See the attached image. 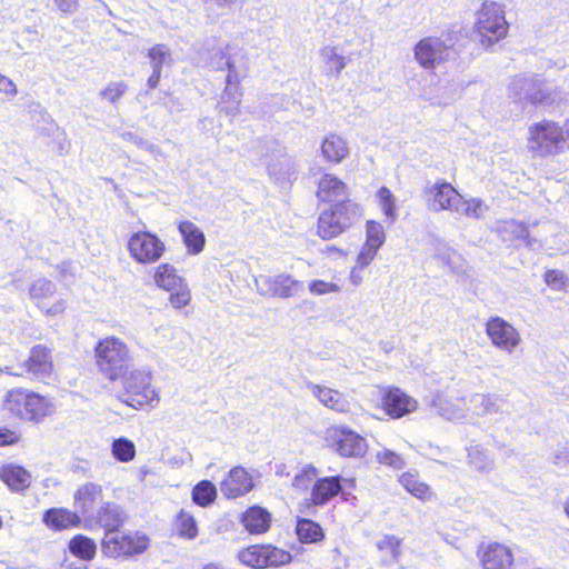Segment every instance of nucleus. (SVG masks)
Segmentation results:
<instances>
[{
	"label": "nucleus",
	"instance_id": "39448f33",
	"mask_svg": "<svg viewBox=\"0 0 569 569\" xmlns=\"http://www.w3.org/2000/svg\"><path fill=\"white\" fill-rule=\"evenodd\" d=\"M361 216V207L352 201L336 203L320 213L318 234L325 240L336 238L356 223Z\"/></svg>",
	"mask_w": 569,
	"mask_h": 569
},
{
	"label": "nucleus",
	"instance_id": "774afa93",
	"mask_svg": "<svg viewBox=\"0 0 569 569\" xmlns=\"http://www.w3.org/2000/svg\"><path fill=\"white\" fill-rule=\"evenodd\" d=\"M357 266L352 268L351 270V273H350V281L352 282V284L355 286H359L361 282H362V277L361 274L357 271Z\"/></svg>",
	"mask_w": 569,
	"mask_h": 569
},
{
	"label": "nucleus",
	"instance_id": "6e6d98bb",
	"mask_svg": "<svg viewBox=\"0 0 569 569\" xmlns=\"http://www.w3.org/2000/svg\"><path fill=\"white\" fill-rule=\"evenodd\" d=\"M308 289L310 293L315 296H323L340 291V287L338 284L325 280L310 281Z\"/></svg>",
	"mask_w": 569,
	"mask_h": 569
},
{
	"label": "nucleus",
	"instance_id": "0eeeda50",
	"mask_svg": "<svg viewBox=\"0 0 569 569\" xmlns=\"http://www.w3.org/2000/svg\"><path fill=\"white\" fill-rule=\"evenodd\" d=\"M208 66L218 71L227 69L226 83L228 86L240 84L247 76L248 58L242 49L227 44L210 53Z\"/></svg>",
	"mask_w": 569,
	"mask_h": 569
},
{
	"label": "nucleus",
	"instance_id": "e433bc0d",
	"mask_svg": "<svg viewBox=\"0 0 569 569\" xmlns=\"http://www.w3.org/2000/svg\"><path fill=\"white\" fill-rule=\"evenodd\" d=\"M468 463L479 472H490L495 468L491 453L480 445L468 448Z\"/></svg>",
	"mask_w": 569,
	"mask_h": 569
},
{
	"label": "nucleus",
	"instance_id": "2eb2a0df",
	"mask_svg": "<svg viewBox=\"0 0 569 569\" xmlns=\"http://www.w3.org/2000/svg\"><path fill=\"white\" fill-rule=\"evenodd\" d=\"M329 441L341 457H363L368 449L366 439L345 426L332 427L329 431Z\"/></svg>",
	"mask_w": 569,
	"mask_h": 569
},
{
	"label": "nucleus",
	"instance_id": "9d476101",
	"mask_svg": "<svg viewBox=\"0 0 569 569\" xmlns=\"http://www.w3.org/2000/svg\"><path fill=\"white\" fill-rule=\"evenodd\" d=\"M53 362L51 350L42 345L31 348L27 360L20 363L14 370L13 367H7L6 373L14 377H28L38 380H46L51 377Z\"/></svg>",
	"mask_w": 569,
	"mask_h": 569
},
{
	"label": "nucleus",
	"instance_id": "49530a36",
	"mask_svg": "<svg viewBox=\"0 0 569 569\" xmlns=\"http://www.w3.org/2000/svg\"><path fill=\"white\" fill-rule=\"evenodd\" d=\"M530 80L527 77H515L509 84V97L522 107L527 104L526 91L530 87Z\"/></svg>",
	"mask_w": 569,
	"mask_h": 569
},
{
	"label": "nucleus",
	"instance_id": "5fc2aeb1",
	"mask_svg": "<svg viewBox=\"0 0 569 569\" xmlns=\"http://www.w3.org/2000/svg\"><path fill=\"white\" fill-rule=\"evenodd\" d=\"M379 463L389 466L393 469H402L406 466L405 459L397 452L389 449H383L377 452L376 456Z\"/></svg>",
	"mask_w": 569,
	"mask_h": 569
},
{
	"label": "nucleus",
	"instance_id": "a19ab883",
	"mask_svg": "<svg viewBox=\"0 0 569 569\" xmlns=\"http://www.w3.org/2000/svg\"><path fill=\"white\" fill-rule=\"evenodd\" d=\"M439 416L450 421H459L466 417L465 410L442 396H437L430 405Z\"/></svg>",
	"mask_w": 569,
	"mask_h": 569
},
{
	"label": "nucleus",
	"instance_id": "680f3d73",
	"mask_svg": "<svg viewBox=\"0 0 569 569\" xmlns=\"http://www.w3.org/2000/svg\"><path fill=\"white\" fill-rule=\"evenodd\" d=\"M60 136L61 139L58 141V151L60 154H66L71 148V142L63 132Z\"/></svg>",
	"mask_w": 569,
	"mask_h": 569
},
{
	"label": "nucleus",
	"instance_id": "412c9836",
	"mask_svg": "<svg viewBox=\"0 0 569 569\" xmlns=\"http://www.w3.org/2000/svg\"><path fill=\"white\" fill-rule=\"evenodd\" d=\"M478 557L483 569H511L513 563L510 548L499 542L481 545Z\"/></svg>",
	"mask_w": 569,
	"mask_h": 569
},
{
	"label": "nucleus",
	"instance_id": "72a5a7b5",
	"mask_svg": "<svg viewBox=\"0 0 569 569\" xmlns=\"http://www.w3.org/2000/svg\"><path fill=\"white\" fill-rule=\"evenodd\" d=\"M241 521L250 533L259 535L266 532L269 529L271 515L267 509L254 506L250 507L242 515Z\"/></svg>",
	"mask_w": 569,
	"mask_h": 569
},
{
	"label": "nucleus",
	"instance_id": "6ab92c4d",
	"mask_svg": "<svg viewBox=\"0 0 569 569\" xmlns=\"http://www.w3.org/2000/svg\"><path fill=\"white\" fill-rule=\"evenodd\" d=\"M459 192L448 182L441 181L433 184L427 183L422 197L429 210L439 212L452 210Z\"/></svg>",
	"mask_w": 569,
	"mask_h": 569
},
{
	"label": "nucleus",
	"instance_id": "423d86ee",
	"mask_svg": "<svg viewBox=\"0 0 569 569\" xmlns=\"http://www.w3.org/2000/svg\"><path fill=\"white\" fill-rule=\"evenodd\" d=\"M565 129L556 122L543 120L529 128L528 149L537 156L555 154L566 144Z\"/></svg>",
	"mask_w": 569,
	"mask_h": 569
},
{
	"label": "nucleus",
	"instance_id": "a18cd8bd",
	"mask_svg": "<svg viewBox=\"0 0 569 569\" xmlns=\"http://www.w3.org/2000/svg\"><path fill=\"white\" fill-rule=\"evenodd\" d=\"M111 451L118 461L129 462L136 456V446L131 440L121 437L113 440Z\"/></svg>",
	"mask_w": 569,
	"mask_h": 569
},
{
	"label": "nucleus",
	"instance_id": "de8ad7c7",
	"mask_svg": "<svg viewBox=\"0 0 569 569\" xmlns=\"http://www.w3.org/2000/svg\"><path fill=\"white\" fill-rule=\"evenodd\" d=\"M177 528L180 536L193 539L198 535L197 522L192 515L181 510L177 519Z\"/></svg>",
	"mask_w": 569,
	"mask_h": 569
},
{
	"label": "nucleus",
	"instance_id": "2f4dec72",
	"mask_svg": "<svg viewBox=\"0 0 569 569\" xmlns=\"http://www.w3.org/2000/svg\"><path fill=\"white\" fill-rule=\"evenodd\" d=\"M0 478L12 491H23L31 485V475L21 466L6 465L0 468Z\"/></svg>",
	"mask_w": 569,
	"mask_h": 569
},
{
	"label": "nucleus",
	"instance_id": "338daca9",
	"mask_svg": "<svg viewBox=\"0 0 569 569\" xmlns=\"http://www.w3.org/2000/svg\"><path fill=\"white\" fill-rule=\"evenodd\" d=\"M13 441V433L8 430H0V446L9 445Z\"/></svg>",
	"mask_w": 569,
	"mask_h": 569
},
{
	"label": "nucleus",
	"instance_id": "58836bf2",
	"mask_svg": "<svg viewBox=\"0 0 569 569\" xmlns=\"http://www.w3.org/2000/svg\"><path fill=\"white\" fill-rule=\"evenodd\" d=\"M241 91L239 84L226 86L221 97L220 111L234 118L240 113Z\"/></svg>",
	"mask_w": 569,
	"mask_h": 569
},
{
	"label": "nucleus",
	"instance_id": "dca6fc26",
	"mask_svg": "<svg viewBox=\"0 0 569 569\" xmlns=\"http://www.w3.org/2000/svg\"><path fill=\"white\" fill-rule=\"evenodd\" d=\"M413 53L415 59L422 68L435 69L449 59L451 48L440 38L427 37L415 46Z\"/></svg>",
	"mask_w": 569,
	"mask_h": 569
},
{
	"label": "nucleus",
	"instance_id": "09e8293b",
	"mask_svg": "<svg viewBox=\"0 0 569 569\" xmlns=\"http://www.w3.org/2000/svg\"><path fill=\"white\" fill-rule=\"evenodd\" d=\"M377 197L379 199V203L385 216L388 219H390L391 222L395 221V219L397 218L396 198L390 191V189H388L387 187H381L378 190Z\"/></svg>",
	"mask_w": 569,
	"mask_h": 569
},
{
	"label": "nucleus",
	"instance_id": "f704fd0d",
	"mask_svg": "<svg viewBox=\"0 0 569 569\" xmlns=\"http://www.w3.org/2000/svg\"><path fill=\"white\" fill-rule=\"evenodd\" d=\"M320 58L325 63L326 74L338 77L347 66V58L338 52V48L326 46L320 49Z\"/></svg>",
	"mask_w": 569,
	"mask_h": 569
},
{
	"label": "nucleus",
	"instance_id": "79ce46f5",
	"mask_svg": "<svg viewBox=\"0 0 569 569\" xmlns=\"http://www.w3.org/2000/svg\"><path fill=\"white\" fill-rule=\"evenodd\" d=\"M70 552L83 559L91 560L96 555V542L82 535L73 537L69 542Z\"/></svg>",
	"mask_w": 569,
	"mask_h": 569
},
{
	"label": "nucleus",
	"instance_id": "aec40b11",
	"mask_svg": "<svg viewBox=\"0 0 569 569\" xmlns=\"http://www.w3.org/2000/svg\"><path fill=\"white\" fill-rule=\"evenodd\" d=\"M129 519L127 511L118 503L104 501L86 527H100L104 532L117 531Z\"/></svg>",
	"mask_w": 569,
	"mask_h": 569
},
{
	"label": "nucleus",
	"instance_id": "37998d69",
	"mask_svg": "<svg viewBox=\"0 0 569 569\" xmlns=\"http://www.w3.org/2000/svg\"><path fill=\"white\" fill-rule=\"evenodd\" d=\"M301 542H317L323 538L322 528L310 519H299L296 528Z\"/></svg>",
	"mask_w": 569,
	"mask_h": 569
},
{
	"label": "nucleus",
	"instance_id": "a878e982",
	"mask_svg": "<svg viewBox=\"0 0 569 569\" xmlns=\"http://www.w3.org/2000/svg\"><path fill=\"white\" fill-rule=\"evenodd\" d=\"M338 493L345 495L340 476L320 478L313 482L311 502L315 506H323Z\"/></svg>",
	"mask_w": 569,
	"mask_h": 569
},
{
	"label": "nucleus",
	"instance_id": "c85d7f7f",
	"mask_svg": "<svg viewBox=\"0 0 569 569\" xmlns=\"http://www.w3.org/2000/svg\"><path fill=\"white\" fill-rule=\"evenodd\" d=\"M471 409L481 416L508 413L503 408L506 400L496 393H475L470 397Z\"/></svg>",
	"mask_w": 569,
	"mask_h": 569
},
{
	"label": "nucleus",
	"instance_id": "bf43d9fd",
	"mask_svg": "<svg viewBox=\"0 0 569 569\" xmlns=\"http://www.w3.org/2000/svg\"><path fill=\"white\" fill-rule=\"evenodd\" d=\"M58 10L67 16L73 14L79 8V0H53Z\"/></svg>",
	"mask_w": 569,
	"mask_h": 569
},
{
	"label": "nucleus",
	"instance_id": "7c9ffc66",
	"mask_svg": "<svg viewBox=\"0 0 569 569\" xmlns=\"http://www.w3.org/2000/svg\"><path fill=\"white\" fill-rule=\"evenodd\" d=\"M43 521L50 528L62 530L77 527L83 520L77 510L71 511L64 508H52L44 512Z\"/></svg>",
	"mask_w": 569,
	"mask_h": 569
},
{
	"label": "nucleus",
	"instance_id": "4c0bfd02",
	"mask_svg": "<svg viewBox=\"0 0 569 569\" xmlns=\"http://www.w3.org/2000/svg\"><path fill=\"white\" fill-rule=\"evenodd\" d=\"M399 482L408 492L418 499L430 500L433 496L431 488L427 483L420 481L418 476L415 473L403 472L399 478Z\"/></svg>",
	"mask_w": 569,
	"mask_h": 569
},
{
	"label": "nucleus",
	"instance_id": "ddd939ff",
	"mask_svg": "<svg viewBox=\"0 0 569 569\" xmlns=\"http://www.w3.org/2000/svg\"><path fill=\"white\" fill-rule=\"evenodd\" d=\"M485 331L491 345L508 355L512 353L521 343L519 330L502 317H489L485 325Z\"/></svg>",
	"mask_w": 569,
	"mask_h": 569
},
{
	"label": "nucleus",
	"instance_id": "ea45409f",
	"mask_svg": "<svg viewBox=\"0 0 569 569\" xmlns=\"http://www.w3.org/2000/svg\"><path fill=\"white\" fill-rule=\"evenodd\" d=\"M401 540L395 536L386 535L377 541V548L381 552V562L391 565L400 557Z\"/></svg>",
	"mask_w": 569,
	"mask_h": 569
},
{
	"label": "nucleus",
	"instance_id": "c03bdc74",
	"mask_svg": "<svg viewBox=\"0 0 569 569\" xmlns=\"http://www.w3.org/2000/svg\"><path fill=\"white\" fill-rule=\"evenodd\" d=\"M217 496L216 486L209 480H202L194 486L192 490V500L201 507H207L213 502Z\"/></svg>",
	"mask_w": 569,
	"mask_h": 569
},
{
	"label": "nucleus",
	"instance_id": "052dcab7",
	"mask_svg": "<svg viewBox=\"0 0 569 569\" xmlns=\"http://www.w3.org/2000/svg\"><path fill=\"white\" fill-rule=\"evenodd\" d=\"M121 138L126 141L134 143L138 148L144 149L148 141L141 137L136 136L133 132H122Z\"/></svg>",
	"mask_w": 569,
	"mask_h": 569
},
{
	"label": "nucleus",
	"instance_id": "20e7f679",
	"mask_svg": "<svg viewBox=\"0 0 569 569\" xmlns=\"http://www.w3.org/2000/svg\"><path fill=\"white\" fill-rule=\"evenodd\" d=\"M508 28L503 7L493 1H485L477 11L475 22V33L481 46L486 49L492 47L507 34Z\"/></svg>",
	"mask_w": 569,
	"mask_h": 569
},
{
	"label": "nucleus",
	"instance_id": "4d7b16f0",
	"mask_svg": "<svg viewBox=\"0 0 569 569\" xmlns=\"http://www.w3.org/2000/svg\"><path fill=\"white\" fill-rule=\"evenodd\" d=\"M379 248L365 243L357 257V267L363 269L375 259Z\"/></svg>",
	"mask_w": 569,
	"mask_h": 569
},
{
	"label": "nucleus",
	"instance_id": "864d4df0",
	"mask_svg": "<svg viewBox=\"0 0 569 569\" xmlns=\"http://www.w3.org/2000/svg\"><path fill=\"white\" fill-rule=\"evenodd\" d=\"M127 90L128 86L124 82H111L100 92V97L114 104L127 92Z\"/></svg>",
	"mask_w": 569,
	"mask_h": 569
},
{
	"label": "nucleus",
	"instance_id": "4be33fe9",
	"mask_svg": "<svg viewBox=\"0 0 569 569\" xmlns=\"http://www.w3.org/2000/svg\"><path fill=\"white\" fill-rule=\"evenodd\" d=\"M497 232L499 233L502 241L510 246L518 247L525 243L530 249L537 250L542 247L540 241L531 239L527 227L516 220H506L497 224Z\"/></svg>",
	"mask_w": 569,
	"mask_h": 569
},
{
	"label": "nucleus",
	"instance_id": "f03ea898",
	"mask_svg": "<svg viewBox=\"0 0 569 569\" xmlns=\"http://www.w3.org/2000/svg\"><path fill=\"white\" fill-rule=\"evenodd\" d=\"M96 365L109 380L114 381L131 360L127 345L114 336L106 337L94 347Z\"/></svg>",
	"mask_w": 569,
	"mask_h": 569
},
{
	"label": "nucleus",
	"instance_id": "0e129e2a",
	"mask_svg": "<svg viewBox=\"0 0 569 569\" xmlns=\"http://www.w3.org/2000/svg\"><path fill=\"white\" fill-rule=\"evenodd\" d=\"M160 78H161V71L159 70H152V73L151 76L149 77L148 79V87L149 89H154L157 88L159 81H160Z\"/></svg>",
	"mask_w": 569,
	"mask_h": 569
},
{
	"label": "nucleus",
	"instance_id": "3c124183",
	"mask_svg": "<svg viewBox=\"0 0 569 569\" xmlns=\"http://www.w3.org/2000/svg\"><path fill=\"white\" fill-rule=\"evenodd\" d=\"M386 240V234L382 226L377 221H368L366 229V243L371 247L380 248Z\"/></svg>",
	"mask_w": 569,
	"mask_h": 569
},
{
	"label": "nucleus",
	"instance_id": "393cba45",
	"mask_svg": "<svg viewBox=\"0 0 569 569\" xmlns=\"http://www.w3.org/2000/svg\"><path fill=\"white\" fill-rule=\"evenodd\" d=\"M253 488L252 477L242 467H234L220 483V490L227 498L246 495Z\"/></svg>",
	"mask_w": 569,
	"mask_h": 569
},
{
	"label": "nucleus",
	"instance_id": "1a4fd4ad",
	"mask_svg": "<svg viewBox=\"0 0 569 569\" xmlns=\"http://www.w3.org/2000/svg\"><path fill=\"white\" fill-rule=\"evenodd\" d=\"M239 561L250 568L280 567L292 560L290 552L272 545H253L238 553Z\"/></svg>",
	"mask_w": 569,
	"mask_h": 569
},
{
	"label": "nucleus",
	"instance_id": "f257e3e1",
	"mask_svg": "<svg viewBox=\"0 0 569 569\" xmlns=\"http://www.w3.org/2000/svg\"><path fill=\"white\" fill-rule=\"evenodd\" d=\"M3 409L13 417L26 421H39L52 411L48 398L22 388L6 393Z\"/></svg>",
	"mask_w": 569,
	"mask_h": 569
},
{
	"label": "nucleus",
	"instance_id": "603ef678",
	"mask_svg": "<svg viewBox=\"0 0 569 569\" xmlns=\"http://www.w3.org/2000/svg\"><path fill=\"white\" fill-rule=\"evenodd\" d=\"M317 477V469L312 466H306L295 476L292 487L299 491L308 490L309 486L313 482Z\"/></svg>",
	"mask_w": 569,
	"mask_h": 569
},
{
	"label": "nucleus",
	"instance_id": "b1692460",
	"mask_svg": "<svg viewBox=\"0 0 569 569\" xmlns=\"http://www.w3.org/2000/svg\"><path fill=\"white\" fill-rule=\"evenodd\" d=\"M317 197L321 201L337 202L349 201L348 186L331 173H325L318 181Z\"/></svg>",
	"mask_w": 569,
	"mask_h": 569
},
{
	"label": "nucleus",
	"instance_id": "f3484780",
	"mask_svg": "<svg viewBox=\"0 0 569 569\" xmlns=\"http://www.w3.org/2000/svg\"><path fill=\"white\" fill-rule=\"evenodd\" d=\"M56 291L57 287L51 280L40 278L31 283L29 296L46 315L57 316L66 310L67 302L59 297L50 305V300L54 298Z\"/></svg>",
	"mask_w": 569,
	"mask_h": 569
},
{
	"label": "nucleus",
	"instance_id": "cd10ccee",
	"mask_svg": "<svg viewBox=\"0 0 569 569\" xmlns=\"http://www.w3.org/2000/svg\"><path fill=\"white\" fill-rule=\"evenodd\" d=\"M527 79H529L530 84H532L528 88V91H526L527 103L551 106L560 98L561 92L550 88L545 80L540 79L538 76L527 77Z\"/></svg>",
	"mask_w": 569,
	"mask_h": 569
},
{
	"label": "nucleus",
	"instance_id": "8fccbe9b",
	"mask_svg": "<svg viewBox=\"0 0 569 569\" xmlns=\"http://www.w3.org/2000/svg\"><path fill=\"white\" fill-rule=\"evenodd\" d=\"M148 57L151 62L152 70H159L161 71L163 64L169 62L171 60V53L169 48L163 44L159 43L152 47L149 50Z\"/></svg>",
	"mask_w": 569,
	"mask_h": 569
},
{
	"label": "nucleus",
	"instance_id": "c756f323",
	"mask_svg": "<svg viewBox=\"0 0 569 569\" xmlns=\"http://www.w3.org/2000/svg\"><path fill=\"white\" fill-rule=\"evenodd\" d=\"M320 149L325 160L333 164L341 163L350 152L348 142L336 133L327 134L321 142Z\"/></svg>",
	"mask_w": 569,
	"mask_h": 569
},
{
	"label": "nucleus",
	"instance_id": "bb28decb",
	"mask_svg": "<svg viewBox=\"0 0 569 569\" xmlns=\"http://www.w3.org/2000/svg\"><path fill=\"white\" fill-rule=\"evenodd\" d=\"M307 388L325 407L337 412L349 411L350 403L341 392L312 382H308Z\"/></svg>",
	"mask_w": 569,
	"mask_h": 569
},
{
	"label": "nucleus",
	"instance_id": "a211bd4d",
	"mask_svg": "<svg viewBox=\"0 0 569 569\" xmlns=\"http://www.w3.org/2000/svg\"><path fill=\"white\" fill-rule=\"evenodd\" d=\"M102 486L94 482L81 485L74 492V509L83 520L84 526L92 519L104 502Z\"/></svg>",
	"mask_w": 569,
	"mask_h": 569
},
{
	"label": "nucleus",
	"instance_id": "c9c22d12",
	"mask_svg": "<svg viewBox=\"0 0 569 569\" xmlns=\"http://www.w3.org/2000/svg\"><path fill=\"white\" fill-rule=\"evenodd\" d=\"M451 211L468 218L480 219L488 211V206L477 198L466 200L459 193Z\"/></svg>",
	"mask_w": 569,
	"mask_h": 569
},
{
	"label": "nucleus",
	"instance_id": "13d9d810",
	"mask_svg": "<svg viewBox=\"0 0 569 569\" xmlns=\"http://www.w3.org/2000/svg\"><path fill=\"white\" fill-rule=\"evenodd\" d=\"M0 93H4L9 100H11L18 93L17 86L14 84V82L10 78H8L1 73H0Z\"/></svg>",
	"mask_w": 569,
	"mask_h": 569
},
{
	"label": "nucleus",
	"instance_id": "5701e85b",
	"mask_svg": "<svg viewBox=\"0 0 569 569\" xmlns=\"http://www.w3.org/2000/svg\"><path fill=\"white\" fill-rule=\"evenodd\" d=\"M382 405L387 413L392 418H401L418 407L416 399L409 397L399 388H390L382 397Z\"/></svg>",
	"mask_w": 569,
	"mask_h": 569
},
{
	"label": "nucleus",
	"instance_id": "9b49d317",
	"mask_svg": "<svg viewBox=\"0 0 569 569\" xmlns=\"http://www.w3.org/2000/svg\"><path fill=\"white\" fill-rule=\"evenodd\" d=\"M153 280L159 288L171 292L170 302L174 308L186 307L190 302V290L172 264H159L154 270Z\"/></svg>",
	"mask_w": 569,
	"mask_h": 569
},
{
	"label": "nucleus",
	"instance_id": "4468645a",
	"mask_svg": "<svg viewBox=\"0 0 569 569\" xmlns=\"http://www.w3.org/2000/svg\"><path fill=\"white\" fill-rule=\"evenodd\" d=\"M131 258L138 263L150 264L157 262L164 253V243L153 233L139 231L128 241Z\"/></svg>",
	"mask_w": 569,
	"mask_h": 569
},
{
	"label": "nucleus",
	"instance_id": "473e14b6",
	"mask_svg": "<svg viewBox=\"0 0 569 569\" xmlns=\"http://www.w3.org/2000/svg\"><path fill=\"white\" fill-rule=\"evenodd\" d=\"M178 230L189 253L198 254L203 250L206 244L204 233L193 222L189 220L180 221Z\"/></svg>",
	"mask_w": 569,
	"mask_h": 569
},
{
	"label": "nucleus",
	"instance_id": "e2e57ef3",
	"mask_svg": "<svg viewBox=\"0 0 569 569\" xmlns=\"http://www.w3.org/2000/svg\"><path fill=\"white\" fill-rule=\"evenodd\" d=\"M144 149L151 154L153 156V158L156 160H159V159H164L166 158V154L162 152V150L156 146V144H152V143H147V146L144 147Z\"/></svg>",
	"mask_w": 569,
	"mask_h": 569
},
{
	"label": "nucleus",
	"instance_id": "7ed1b4c3",
	"mask_svg": "<svg viewBox=\"0 0 569 569\" xmlns=\"http://www.w3.org/2000/svg\"><path fill=\"white\" fill-rule=\"evenodd\" d=\"M152 371L149 368L133 369L122 375L126 397L123 402L132 408L149 406L154 408L159 401V392L152 385Z\"/></svg>",
	"mask_w": 569,
	"mask_h": 569
},
{
	"label": "nucleus",
	"instance_id": "69168bd1",
	"mask_svg": "<svg viewBox=\"0 0 569 569\" xmlns=\"http://www.w3.org/2000/svg\"><path fill=\"white\" fill-rule=\"evenodd\" d=\"M438 257L443 261L446 262L448 266H451V262L453 260L455 257H457V253L456 251H453L452 249H447L443 253H438Z\"/></svg>",
	"mask_w": 569,
	"mask_h": 569
},
{
	"label": "nucleus",
	"instance_id": "6e6552de",
	"mask_svg": "<svg viewBox=\"0 0 569 569\" xmlns=\"http://www.w3.org/2000/svg\"><path fill=\"white\" fill-rule=\"evenodd\" d=\"M149 539L146 535L136 532L123 533L117 531L104 532L101 551L111 558L131 557L142 553L148 548Z\"/></svg>",
	"mask_w": 569,
	"mask_h": 569
},
{
	"label": "nucleus",
	"instance_id": "f8f14e48",
	"mask_svg": "<svg viewBox=\"0 0 569 569\" xmlns=\"http://www.w3.org/2000/svg\"><path fill=\"white\" fill-rule=\"evenodd\" d=\"M254 284L259 295L263 297L291 298L303 290V282L288 273L260 274L254 278Z\"/></svg>",
	"mask_w": 569,
	"mask_h": 569
}]
</instances>
